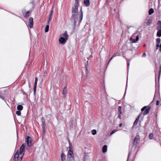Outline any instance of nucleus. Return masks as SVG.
Here are the masks:
<instances>
[{"mask_svg":"<svg viewBox=\"0 0 161 161\" xmlns=\"http://www.w3.org/2000/svg\"><path fill=\"white\" fill-rule=\"evenodd\" d=\"M78 1L79 0H75L74 6L72 7V15L71 19L74 21L75 24L78 21H79V24H80L83 19V12L81 8L80 10V14L79 15L78 14Z\"/></svg>","mask_w":161,"mask_h":161,"instance_id":"1","label":"nucleus"},{"mask_svg":"<svg viewBox=\"0 0 161 161\" xmlns=\"http://www.w3.org/2000/svg\"><path fill=\"white\" fill-rule=\"evenodd\" d=\"M24 152L25 146L23 144L22 145L20 148L19 153L18 151L15 153L14 157V160L15 161H18V160H19V156H20L19 157L20 158V160L21 161L23 157Z\"/></svg>","mask_w":161,"mask_h":161,"instance_id":"2","label":"nucleus"},{"mask_svg":"<svg viewBox=\"0 0 161 161\" xmlns=\"http://www.w3.org/2000/svg\"><path fill=\"white\" fill-rule=\"evenodd\" d=\"M61 36L59 38V41L60 43L64 45L65 43L68 39V35L66 31L62 34Z\"/></svg>","mask_w":161,"mask_h":161,"instance_id":"3","label":"nucleus"},{"mask_svg":"<svg viewBox=\"0 0 161 161\" xmlns=\"http://www.w3.org/2000/svg\"><path fill=\"white\" fill-rule=\"evenodd\" d=\"M74 154L73 150H69L67 154V159L69 161H71L73 159Z\"/></svg>","mask_w":161,"mask_h":161,"instance_id":"4","label":"nucleus"},{"mask_svg":"<svg viewBox=\"0 0 161 161\" xmlns=\"http://www.w3.org/2000/svg\"><path fill=\"white\" fill-rule=\"evenodd\" d=\"M160 39L158 38L156 40V50H157L159 47L160 52L161 51V43H160Z\"/></svg>","mask_w":161,"mask_h":161,"instance_id":"5","label":"nucleus"},{"mask_svg":"<svg viewBox=\"0 0 161 161\" xmlns=\"http://www.w3.org/2000/svg\"><path fill=\"white\" fill-rule=\"evenodd\" d=\"M157 24L159 25V26L157 28V29L159 31L157 32V36L158 37H160L161 36V30L160 29V28H161V22L159 21Z\"/></svg>","mask_w":161,"mask_h":161,"instance_id":"6","label":"nucleus"},{"mask_svg":"<svg viewBox=\"0 0 161 161\" xmlns=\"http://www.w3.org/2000/svg\"><path fill=\"white\" fill-rule=\"evenodd\" d=\"M32 140L31 137L29 136H27L26 139L27 144L28 146L29 147H30L31 146Z\"/></svg>","mask_w":161,"mask_h":161,"instance_id":"7","label":"nucleus"},{"mask_svg":"<svg viewBox=\"0 0 161 161\" xmlns=\"http://www.w3.org/2000/svg\"><path fill=\"white\" fill-rule=\"evenodd\" d=\"M29 26L30 28H31L33 25V19L32 17L30 18L29 19Z\"/></svg>","mask_w":161,"mask_h":161,"instance_id":"8","label":"nucleus"},{"mask_svg":"<svg viewBox=\"0 0 161 161\" xmlns=\"http://www.w3.org/2000/svg\"><path fill=\"white\" fill-rule=\"evenodd\" d=\"M139 140V137L138 136H136L134 140L133 144L136 145L137 144L138 141Z\"/></svg>","mask_w":161,"mask_h":161,"instance_id":"9","label":"nucleus"},{"mask_svg":"<svg viewBox=\"0 0 161 161\" xmlns=\"http://www.w3.org/2000/svg\"><path fill=\"white\" fill-rule=\"evenodd\" d=\"M85 64H86V74L88 75L89 73V71L88 70V61H87V62H86V63Z\"/></svg>","mask_w":161,"mask_h":161,"instance_id":"10","label":"nucleus"},{"mask_svg":"<svg viewBox=\"0 0 161 161\" xmlns=\"http://www.w3.org/2000/svg\"><path fill=\"white\" fill-rule=\"evenodd\" d=\"M84 3L86 6H88L90 4L89 0H84Z\"/></svg>","mask_w":161,"mask_h":161,"instance_id":"11","label":"nucleus"},{"mask_svg":"<svg viewBox=\"0 0 161 161\" xmlns=\"http://www.w3.org/2000/svg\"><path fill=\"white\" fill-rule=\"evenodd\" d=\"M61 159L62 161H65V155L63 153L61 154Z\"/></svg>","mask_w":161,"mask_h":161,"instance_id":"12","label":"nucleus"},{"mask_svg":"<svg viewBox=\"0 0 161 161\" xmlns=\"http://www.w3.org/2000/svg\"><path fill=\"white\" fill-rule=\"evenodd\" d=\"M150 108H148L147 109H145V110L144 112L143 113V114L144 115H146L149 112L150 110Z\"/></svg>","mask_w":161,"mask_h":161,"instance_id":"13","label":"nucleus"},{"mask_svg":"<svg viewBox=\"0 0 161 161\" xmlns=\"http://www.w3.org/2000/svg\"><path fill=\"white\" fill-rule=\"evenodd\" d=\"M140 116H138V117L136 118L135 121L134 125H137L138 123V121L139 120V119H140Z\"/></svg>","mask_w":161,"mask_h":161,"instance_id":"14","label":"nucleus"},{"mask_svg":"<svg viewBox=\"0 0 161 161\" xmlns=\"http://www.w3.org/2000/svg\"><path fill=\"white\" fill-rule=\"evenodd\" d=\"M107 147L106 145H105L103 146V152L104 153L107 152Z\"/></svg>","mask_w":161,"mask_h":161,"instance_id":"15","label":"nucleus"},{"mask_svg":"<svg viewBox=\"0 0 161 161\" xmlns=\"http://www.w3.org/2000/svg\"><path fill=\"white\" fill-rule=\"evenodd\" d=\"M67 92V88L64 87L63 90V93L64 96H65Z\"/></svg>","mask_w":161,"mask_h":161,"instance_id":"16","label":"nucleus"},{"mask_svg":"<svg viewBox=\"0 0 161 161\" xmlns=\"http://www.w3.org/2000/svg\"><path fill=\"white\" fill-rule=\"evenodd\" d=\"M17 109L18 110H21L23 109V107L21 105H18L17 107Z\"/></svg>","mask_w":161,"mask_h":161,"instance_id":"17","label":"nucleus"},{"mask_svg":"<svg viewBox=\"0 0 161 161\" xmlns=\"http://www.w3.org/2000/svg\"><path fill=\"white\" fill-rule=\"evenodd\" d=\"M154 12V10L153 9L151 8L150 9L149 11L148 14L149 15H151Z\"/></svg>","mask_w":161,"mask_h":161,"instance_id":"18","label":"nucleus"},{"mask_svg":"<svg viewBox=\"0 0 161 161\" xmlns=\"http://www.w3.org/2000/svg\"><path fill=\"white\" fill-rule=\"evenodd\" d=\"M69 150H73L72 145L69 140Z\"/></svg>","mask_w":161,"mask_h":161,"instance_id":"19","label":"nucleus"},{"mask_svg":"<svg viewBox=\"0 0 161 161\" xmlns=\"http://www.w3.org/2000/svg\"><path fill=\"white\" fill-rule=\"evenodd\" d=\"M152 19H149L147 22V25H150L152 23Z\"/></svg>","mask_w":161,"mask_h":161,"instance_id":"20","label":"nucleus"},{"mask_svg":"<svg viewBox=\"0 0 161 161\" xmlns=\"http://www.w3.org/2000/svg\"><path fill=\"white\" fill-rule=\"evenodd\" d=\"M49 26L48 25H47L45 28V32H47L49 30Z\"/></svg>","mask_w":161,"mask_h":161,"instance_id":"21","label":"nucleus"},{"mask_svg":"<svg viewBox=\"0 0 161 161\" xmlns=\"http://www.w3.org/2000/svg\"><path fill=\"white\" fill-rule=\"evenodd\" d=\"M53 7L52 8V10H51L50 13L49 15V17H52V15L53 13Z\"/></svg>","mask_w":161,"mask_h":161,"instance_id":"22","label":"nucleus"},{"mask_svg":"<svg viewBox=\"0 0 161 161\" xmlns=\"http://www.w3.org/2000/svg\"><path fill=\"white\" fill-rule=\"evenodd\" d=\"M130 40L131 41V42L133 43H136L137 42L136 39H133L132 37L130 38Z\"/></svg>","mask_w":161,"mask_h":161,"instance_id":"23","label":"nucleus"},{"mask_svg":"<svg viewBox=\"0 0 161 161\" xmlns=\"http://www.w3.org/2000/svg\"><path fill=\"white\" fill-rule=\"evenodd\" d=\"M92 134L93 135H95L97 134V131L95 130H93L92 131Z\"/></svg>","mask_w":161,"mask_h":161,"instance_id":"24","label":"nucleus"},{"mask_svg":"<svg viewBox=\"0 0 161 161\" xmlns=\"http://www.w3.org/2000/svg\"><path fill=\"white\" fill-rule=\"evenodd\" d=\"M118 111L119 112L120 114H121L122 113V112L121 111V107L120 106H119L118 107Z\"/></svg>","mask_w":161,"mask_h":161,"instance_id":"25","label":"nucleus"},{"mask_svg":"<svg viewBox=\"0 0 161 161\" xmlns=\"http://www.w3.org/2000/svg\"><path fill=\"white\" fill-rule=\"evenodd\" d=\"M16 114L18 116H20L21 115V112L20 110H18L16 112Z\"/></svg>","mask_w":161,"mask_h":161,"instance_id":"26","label":"nucleus"},{"mask_svg":"<svg viewBox=\"0 0 161 161\" xmlns=\"http://www.w3.org/2000/svg\"><path fill=\"white\" fill-rule=\"evenodd\" d=\"M149 138L150 139H152L153 138V135L151 133V134H150L149 135Z\"/></svg>","mask_w":161,"mask_h":161,"instance_id":"27","label":"nucleus"},{"mask_svg":"<svg viewBox=\"0 0 161 161\" xmlns=\"http://www.w3.org/2000/svg\"><path fill=\"white\" fill-rule=\"evenodd\" d=\"M52 19V17H49V18H48V21H47V23L48 24H49V22H50V21Z\"/></svg>","mask_w":161,"mask_h":161,"instance_id":"28","label":"nucleus"},{"mask_svg":"<svg viewBox=\"0 0 161 161\" xmlns=\"http://www.w3.org/2000/svg\"><path fill=\"white\" fill-rule=\"evenodd\" d=\"M29 12L27 11L26 13L25 14H24V15L25 16V17H27L29 16Z\"/></svg>","mask_w":161,"mask_h":161,"instance_id":"29","label":"nucleus"},{"mask_svg":"<svg viewBox=\"0 0 161 161\" xmlns=\"http://www.w3.org/2000/svg\"><path fill=\"white\" fill-rule=\"evenodd\" d=\"M37 82V78H36L35 79V83H34V86H36Z\"/></svg>","mask_w":161,"mask_h":161,"instance_id":"30","label":"nucleus"},{"mask_svg":"<svg viewBox=\"0 0 161 161\" xmlns=\"http://www.w3.org/2000/svg\"><path fill=\"white\" fill-rule=\"evenodd\" d=\"M117 130H116V129H115V130H113L111 132V134H110V135H112L113 134H114V133H115V132H117Z\"/></svg>","mask_w":161,"mask_h":161,"instance_id":"31","label":"nucleus"},{"mask_svg":"<svg viewBox=\"0 0 161 161\" xmlns=\"http://www.w3.org/2000/svg\"><path fill=\"white\" fill-rule=\"evenodd\" d=\"M160 69L159 71V76H158V81H159V78H160V71H161V66H160Z\"/></svg>","mask_w":161,"mask_h":161,"instance_id":"32","label":"nucleus"},{"mask_svg":"<svg viewBox=\"0 0 161 161\" xmlns=\"http://www.w3.org/2000/svg\"><path fill=\"white\" fill-rule=\"evenodd\" d=\"M118 56V53H115L112 56V57L113 58H114L116 56Z\"/></svg>","mask_w":161,"mask_h":161,"instance_id":"33","label":"nucleus"},{"mask_svg":"<svg viewBox=\"0 0 161 161\" xmlns=\"http://www.w3.org/2000/svg\"><path fill=\"white\" fill-rule=\"evenodd\" d=\"M146 106H145L143 108H142V109H141V111H144L146 109Z\"/></svg>","mask_w":161,"mask_h":161,"instance_id":"34","label":"nucleus"},{"mask_svg":"<svg viewBox=\"0 0 161 161\" xmlns=\"http://www.w3.org/2000/svg\"><path fill=\"white\" fill-rule=\"evenodd\" d=\"M36 86H34L33 90H34V93H35L36 92Z\"/></svg>","mask_w":161,"mask_h":161,"instance_id":"35","label":"nucleus"},{"mask_svg":"<svg viewBox=\"0 0 161 161\" xmlns=\"http://www.w3.org/2000/svg\"><path fill=\"white\" fill-rule=\"evenodd\" d=\"M159 101H158V100H157V101H156V105H158L159 104Z\"/></svg>","mask_w":161,"mask_h":161,"instance_id":"36","label":"nucleus"},{"mask_svg":"<svg viewBox=\"0 0 161 161\" xmlns=\"http://www.w3.org/2000/svg\"><path fill=\"white\" fill-rule=\"evenodd\" d=\"M136 40L137 41H138L139 39V36L138 35H137L136 37Z\"/></svg>","mask_w":161,"mask_h":161,"instance_id":"37","label":"nucleus"},{"mask_svg":"<svg viewBox=\"0 0 161 161\" xmlns=\"http://www.w3.org/2000/svg\"><path fill=\"white\" fill-rule=\"evenodd\" d=\"M0 98L3 99H4V97L1 96V95L0 94Z\"/></svg>","mask_w":161,"mask_h":161,"instance_id":"38","label":"nucleus"},{"mask_svg":"<svg viewBox=\"0 0 161 161\" xmlns=\"http://www.w3.org/2000/svg\"><path fill=\"white\" fill-rule=\"evenodd\" d=\"M113 58V57L112 56L111 58L109 60V61L108 62V63Z\"/></svg>","mask_w":161,"mask_h":161,"instance_id":"39","label":"nucleus"},{"mask_svg":"<svg viewBox=\"0 0 161 161\" xmlns=\"http://www.w3.org/2000/svg\"><path fill=\"white\" fill-rule=\"evenodd\" d=\"M146 56V54L145 53H144L143 54H142V57H145V56Z\"/></svg>","mask_w":161,"mask_h":161,"instance_id":"40","label":"nucleus"},{"mask_svg":"<svg viewBox=\"0 0 161 161\" xmlns=\"http://www.w3.org/2000/svg\"><path fill=\"white\" fill-rule=\"evenodd\" d=\"M129 65H130L129 62H127L128 68L129 67Z\"/></svg>","mask_w":161,"mask_h":161,"instance_id":"41","label":"nucleus"},{"mask_svg":"<svg viewBox=\"0 0 161 161\" xmlns=\"http://www.w3.org/2000/svg\"><path fill=\"white\" fill-rule=\"evenodd\" d=\"M122 124L121 123V124H119V126H120V127H121V126H122Z\"/></svg>","mask_w":161,"mask_h":161,"instance_id":"42","label":"nucleus"},{"mask_svg":"<svg viewBox=\"0 0 161 161\" xmlns=\"http://www.w3.org/2000/svg\"><path fill=\"white\" fill-rule=\"evenodd\" d=\"M119 116V118H120L121 116H120V114H119V116Z\"/></svg>","mask_w":161,"mask_h":161,"instance_id":"43","label":"nucleus"},{"mask_svg":"<svg viewBox=\"0 0 161 161\" xmlns=\"http://www.w3.org/2000/svg\"><path fill=\"white\" fill-rule=\"evenodd\" d=\"M145 44H144V45H143V46L144 47H145Z\"/></svg>","mask_w":161,"mask_h":161,"instance_id":"44","label":"nucleus"}]
</instances>
